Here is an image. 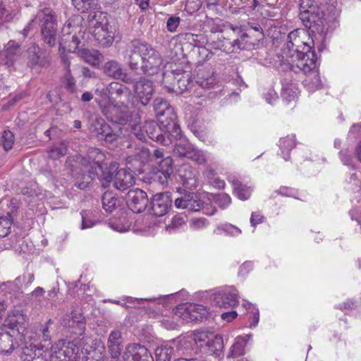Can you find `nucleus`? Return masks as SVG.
<instances>
[{"label": "nucleus", "instance_id": "obj_1", "mask_svg": "<svg viewBox=\"0 0 361 361\" xmlns=\"http://www.w3.org/2000/svg\"><path fill=\"white\" fill-rule=\"evenodd\" d=\"M123 54L130 70L134 72L140 68L145 74L154 75L162 64V58L159 51L150 44L140 39L130 41Z\"/></svg>", "mask_w": 361, "mask_h": 361}, {"label": "nucleus", "instance_id": "obj_2", "mask_svg": "<svg viewBox=\"0 0 361 361\" xmlns=\"http://www.w3.org/2000/svg\"><path fill=\"white\" fill-rule=\"evenodd\" d=\"M104 159V154L97 148H91L85 156L78 157L81 169L75 185L80 189L86 188L98 176L97 169H102Z\"/></svg>", "mask_w": 361, "mask_h": 361}, {"label": "nucleus", "instance_id": "obj_3", "mask_svg": "<svg viewBox=\"0 0 361 361\" xmlns=\"http://www.w3.org/2000/svg\"><path fill=\"white\" fill-rule=\"evenodd\" d=\"M39 24L42 41L49 47L56 45L57 41V20L55 13L49 8L37 12L28 25L23 29V35L26 37L33 25Z\"/></svg>", "mask_w": 361, "mask_h": 361}, {"label": "nucleus", "instance_id": "obj_4", "mask_svg": "<svg viewBox=\"0 0 361 361\" xmlns=\"http://www.w3.org/2000/svg\"><path fill=\"white\" fill-rule=\"evenodd\" d=\"M82 17L79 15H73L68 19L61 29L62 35L59 41L61 47L68 43L69 49H73V52L76 51L85 34V30L82 25Z\"/></svg>", "mask_w": 361, "mask_h": 361}, {"label": "nucleus", "instance_id": "obj_5", "mask_svg": "<svg viewBox=\"0 0 361 361\" xmlns=\"http://www.w3.org/2000/svg\"><path fill=\"white\" fill-rule=\"evenodd\" d=\"M92 33L95 40L103 47H109L114 40V32L101 12L94 13L90 20Z\"/></svg>", "mask_w": 361, "mask_h": 361}, {"label": "nucleus", "instance_id": "obj_6", "mask_svg": "<svg viewBox=\"0 0 361 361\" xmlns=\"http://www.w3.org/2000/svg\"><path fill=\"white\" fill-rule=\"evenodd\" d=\"M98 105L104 116L112 123L125 125L130 118L128 104L114 103L111 100L99 101Z\"/></svg>", "mask_w": 361, "mask_h": 361}, {"label": "nucleus", "instance_id": "obj_7", "mask_svg": "<svg viewBox=\"0 0 361 361\" xmlns=\"http://www.w3.org/2000/svg\"><path fill=\"white\" fill-rule=\"evenodd\" d=\"M307 20L305 26L309 29V35H312V43L313 46L317 45L319 51H322L324 49V20L322 17L314 15V13H305L302 15V20Z\"/></svg>", "mask_w": 361, "mask_h": 361}, {"label": "nucleus", "instance_id": "obj_8", "mask_svg": "<svg viewBox=\"0 0 361 361\" xmlns=\"http://www.w3.org/2000/svg\"><path fill=\"white\" fill-rule=\"evenodd\" d=\"M99 180L103 188H107L112 182L114 188L119 190H127L135 184L133 175L124 169H118L114 176L102 171Z\"/></svg>", "mask_w": 361, "mask_h": 361}, {"label": "nucleus", "instance_id": "obj_9", "mask_svg": "<svg viewBox=\"0 0 361 361\" xmlns=\"http://www.w3.org/2000/svg\"><path fill=\"white\" fill-rule=\"evenodd\" d=\"M196 332L188 338L173 341L176 361H185L184 358L195 357L200 350V342L196 341Z\"/></svg>", "mask_w": 361, "mask_h": 361}, {"label": "nucleus", "instance_id": "obj_10", "mask_svg": "<svg viewBox=\"0 0 361 361\" xmlns=\"http://www.w3.org/2000/svg\"><path fill=\"white\" fill-rule=\"evenodd\" d=\"M289 58L290 68L295 72L300 71L307 74L316 69L317 56L312 49L308 52L301 51V53L294 54Z\"/></svg>", "mask_w": 361, "mask_h": 361}, {"label": "nucleus", "instance_id": "obj_11", "mask_svg": "<svg viewBox=\"0 0 361 361\" xmlns=\"http://www.w3.org/2000/svg\"><path fill=\"white\" fill-rule=\"evenodd\" d=\"M195 339L200 342V350L204 349L206 353H210L216 357L222 355L224 341L221 336H214L203 331H197Z\"/></svg>", "mask_w": 361, "mask_h": 361}, {"label": "nucleus", "instance_id": "obj_12", "mask_svg": "<svg viewBox=\"0 0 361 361\" xmlns=\"http://www.w3.org/2000/svg\"><path fill=\"white\" fill-rule=\"evenodd\" d=\"M24 57L25 58L27 66L32 69L47 68L51 63V57L49 52L42 49L35 43L30 44Z\"/></svg>", "mask_w": 361, "mask_h": 361}, {"label": "nucleus", "instance_id": "obj_13", "mask_svg": "<svg viewBox=\"0 0 361 361\" xmlns=\"http://www.w3.org/2000/svg\"><path fill=\"white\" fill-rule=\"evenodd\" d=\"M305 33L302 30H294L290 32L287 37L286 47L283 49V54L286 57H291L294 54L302 51H309L312 49L310 43L304 41Z\"/></svg>", "mask_w": 361, "mask_h": 361}, {"label": "nucleus", "instance_id": "obj_14", "mask_svg": "<svg viewBox=\"0 0 361 361\" xmlns=\"http://www.w3.org/2000/svg\"><path fill=\"white\" fill-rule=\"evenodd\" d=\"M61 325L67 328L71 333L82 336L86 329V321L85 317L75 311L70 314L64 315L61 319Z\"/></svg>", "mask_w": 361, "mask_h": 361}, {"label": "nucleus", "instance_id": "obj_15", "mask_svg": "<svg viewBox=\"0 0 361 361\" xmlns=\"http://www.w3.org/2000/svg\"><path fill=\"white\" fill-rule=\"evenodd\" d=\"M126 202L129 209L134 213H141L145 211L148 204L147 193L141 189L135 188L128 191Z\"/></svg>", "mask_w": 361, "mask_h": 361}, {"label": "nucleus", "instance_id": "obj_16", "mask_svg": "<svg viewBox=\"0 0 361 361\" xmlns=\"http://www.w3.org/2000/svg\"><path fill=\"white\" fill-rule=\"evenodd\" d=\"M172 200L169 192L154 195L151 200V212L156 216H163L171 207Z\"/></svg>", "mask_w": 361, "mask_h": 361}, {"label": "nucleus", "instance_id": "obj_17", "mask_svg": "<svg viewBox=\"0 0 361 361\" xmlns=\"http://www.w3.org/2000/svg\"><path fill=\"white\" fill-rule=\"evenodd\" d=\"M103 71L106 75L116 80H121L126 84L134 82L133 78L123 69L121 64L117 61H106L103 66Z\"/></svg>", "mask_w": 361, "mask_h": 361}, {"label": "nucleus", "instance_id": "obj_18", "mask_svg": "<svg viewBox=\"0 0 361 361\" xmlns=\"http://www.w3.org/2000/svg\"><path fill=\"white\" fill-rule=\"evenodd\" d=\"M158 165L157 171L154 173L152 179L161 185H166L173 172V159L167 156L158 161Z\"/></svg>", "mask_w": 361, "mask_h": 361}, {"label": "nucleus", "instance_id": "obj_19", "mask_svg": "<svg viewBox=\"0 0 361 361\" xmlns=\"http://www.w3.org/2000/svg\"><path fill=\"white\" fill-rule=\"evenodd\" d=\"M109 90L111 101L114 103L128 104L133 99L130 90L119 82H111L109 85Z\"/></svg>", "mask_w": 361, "mask_h": 361}, {"label": "nucleus", "instance_id": "obj_20", "mask_svg": "<svg viewBox=\"0 0 361 361\" xmlns=\"http://www.w3.org/2000/svg\"><path fill=\"white\" fill-rule=\"evenodd\" d=\"M133 89L135 95L143 106H146L154 93L153 83L150 80L141 78L134 83Z\"/></svg>", "mask_w": 361, "mask_h": 361}, {"label": "nucleus", "instance_id": "obj_21", "mask_svg": "<svg viewBox=\"0 0 361 361\" xmlns=\"http://www.w3.org/2000/svg\"><path fill=\"white\" fill-rule=\"evenodd\" d=\"M213 302L219 307L228 308L238 303V291L233 287H229L214 295Z\"/></svg>", "mask_w": 361, "mask_h": 361}, {"label": "nucleus", "instance_id": "obj_22", "mask_svg": "<svg viewBox=\"0 0 361 361\" xmlns=\"http://www.w3.org/2000/svg\"><path fill=\"white\" fill-rule=\"evenodd\" d=\"M144 130L146 133L147 138L149 137L164 146H168L171 144V138L169 136H165V134H164V129H162V127L159 126L155 121H146L144 123Z\"/></svg>", "mask_w": 361, "mask_h": 361}, {"label": "nucleus", "instance_id": "obj_23", "mask_svg": "<svg viewBox=\"0 0 361 361\" xmlns=\"http://www.w3.org/2000/svg\"><path fill=\"white\" fill-rule=\"evenodd\" d=\"M20 52V45L13 40L9 41L0 52V63L11 67L18 59Z\"/></svg>", "mask_w": 361, "mask_h": 361}, {"label": "nucleus", "instance_id": "obj_24", "mask_svg": "<svg viewBox=\"0 0 361 361\" xmlns=\"http://www.w3.org/2000/svg\"><path fill=\"white\" fill-rule=\"evenodd\" d=\"M14 340H18L16 331H11L7 326H0V353H11L15 348Z\"/></svg>", "mask_w": 361, "mask_h": 361}, {"label": "nucleus", "instance_id": "obj_25", "mask_svg": "<svg viewBox=\"0 0 361 361\" xmlns=\"http://www.w3.org/2000/svg\"><path fill=\"white\" fill-rule=\"evenodd\" d=\"M178 175L183 185L190 190L197 187V171L188 164H183L178 170Z\"/></svg>", "mask_w": 361, "mask_h": 361}, {"label": "nucleus", "instance_id": "obj_26", "mask_svg": "<svg viewBox=\"0 0 361 361\" xmlns=\"http://www.w3.org/2000/svg\"><path fill=\"white\" fill-rule=\"evenodd\" d=\"M154 109L156 116L161 123V119H173L176 118L173 109L169 103L162 97H157L154 101Z\"/></svg>", "mask_w": 361, "mask_h": 361}, {"label": "nucleus", "instance_id": "obj_27", "mask_svg": "<svg viewBox=\"0 0 361 361\" xmlns=\"http://www.w3.org/2000/svg\"><path fill=\"white\" fill-rule=\"evenodd\" d=\"M172 79L176 81V84L180 91L183 92L188 89V86L190 84L188 75L186 77H184L183 75L180 76L179 74L176 75L173 72L164 73L162 82L164 86L169 90L177 92V90H175V82H171V80Z\"/></svg>", "mask_w": 361, "mask_h": 361}, {"label": "nucleus", "instance_id": "obj_28", "mask_svg": "<svg viewBox=\"0 0 361 361\" xmlns=\"http://www.w3.org/2000/svg\"><path fill=\"white\" fill-rule=\"evenodd\" d=\"M27 323L26 317L19 311L9 314L3 326H7L11 331H16L18 336L25 331Z\"/></svg>", "mask_w": 361, "mask_h": 361}, {"label": "nucleus", "instance_id": "obj_29", "mask_svg": "<svg viewBox=\"0 0 361 361\" xmlns=\"http://www.w3.org/2000/svg\"><path fill=\"white\" fill-rule=\"evenodd\" d=\"M176 118L173 119H161V124L164 128V134L171 138V143L174 141H179L180 139L185 138L182 135V132L179 125L176 122Z\"/></svg>", "mask_w": 361, "mask_h": 361}, {"label": "nucleus", "instance_id": "obj_30", "mask_svg": "<svg viewBox=\"0 0 361 361\" xmlns=\"http://www.w3.org/2000/svg\"><path fill=\"white\" fill-rule=\"evenodd\" d=\"M157 361H171L173 358L176 361V356L173 341L161 345L155 350Z\"/></svg>", "mask_w": 361, "mask_h": 361}, {"label": "nucleus", "instance_id": "obj_31", "mask_svg": "<svg viewBox=\"0 0 361 361\" xmlns=\"http://www.w3.org/2000/svg\"><path fill=\"white\" fill-rule=\"evenodd\" d=\"M133 361H154L151 353L144 345L133 343L129 347Z\"/></svg>", "mask_w": 361, "mask_h": 361}, {"label": "nucleus", "instance_id": "obj_32", "mask_svg": "<svg viewBox=\"0 0 361 361\" xmlns=\"http://www.w3.org/2000/svg\"><path fill=\"white\" fill-rule=\"evenodd\" d=\"M121 338V334L118 330L112 331L109 336L108 346L113 358H117L121 355L122 350Z\"/></svg>", "mask_w": 361, "mask_h": 361}, {"label": "nucleus", "instance_id": "obj_33", "mask_svg": "<svg viewBox=\"0 0 361 361\" xmlns=\"http://www.w3.org/2000/svg\"><path fill=\"white\" fill-rule=\"evenodd\" d=\"M78 56L86 63L92 66H97L100 63L102 54L97 50L87 49H76Z\"/></svg>", "mask_w": 361, "mask_h": 361}, {"label": "nucleus", "instance_id": "obj_34", "mask_svg": "<svg viewBox=\"0 0 361 361\" xmlns=\"http://www.w3.org/2000/svg\"><path fill=\"white\" fill-rule=\"evenodd\" d=\"M192 148V145L185 137L176 142L173 154L179 157L188 158Z\"/></svg>", "mask_w": 361, "mask_h": 361}, {"label": "nucleus", "instance_id": "obj_35", "mask_svg": "<svg viewBox=\"0 0 361 361\" xmlns=\"http://www.w3.org/2000/svg\"><path fill=\"white\" fill-rule=\"evenodd\" d=\"M249 337L238 336L235 338L234 343L231 347L228 357H237L244 354V348L248 341Z\"/></svg>", "mask_w": 361, "mask_h": 361}, {"label": "nucleus", "instance_id": "obj_36", "mask_svg": "<svg viewBox=\"0 0 361 361\" xmlns=\"http://www.w3.org/2000/svg\"><path fill=\"white\" fill-rule=\"evenodd\" d=\"M78 341L77 340L73 342L60 343V348L64 354L66 361H73L75 355L79 352V348L77 346Z\"/></svg>", "mask_w": 361, "mask_h": 361}, {"label": "nucleus", "instance_id": "obj_37", "mask_svg": "<svg viewBox=\"0 0 361 361\" xmlns=\"http://www.w3.org/2000/svg\"><path fill=\"white\" fill-rule=\"evenodd\" d=\"M71 1L73 6L81 13L99 8L97 0H71Z\"/></svg>", "mask_w": 361, "mask_h": 361}, {"label": "nucleus", "instance_id": "obj_38", "mask_svg": "<svg viewBox=\"0 0 361 361\" xmlns=\"http://www.w3.org/2000/svg\"><path fill=\"white\" fill-rule=\"evenodd\" d=\"M247 37V35L244 33L242 35L240 39H238L233 40L232 42L226 41L224 42L222 44H218L217 47H215L216 49H219L226 52H233L235 51V48L237 47L239 49H243L245 48V45L243 44L242 41Z\"/></svg>", "mask_w": 361, "mask_h": 361}, {"label": "nucleus", "instance_id": "obj_39", "mask_svg": "<svg viewBox=\"0 0 361 361\" xmlns=\"http://www.w3.org/2000/svg\"><path fill=\"white\" fill-rule=\"evenodd\" d=\"M309 73L310 75L304 80L305 85L311 92L320 89L322 82L317 71L315 69Z\"/></svg>", "mask_w": 361, "mask_h": 361}, {"label": "nucleus", "instance_id": "obj_40", "mask_svg": "<svg viewBox=\"0 0 361 361\" xmlns=\"http://www.w3.org/2000/svg\"><path fill=\"white\" fill-rule=\"evenodd\" d=\"M102 207L108 212H112L117 206L118 199L111 192H105L102 198Z\"/></svg>", "mask_w": 361, "mask_h": 361}, {"label": "nucleus", "instance_id": "obj_41", "mask_svg": "<svg viewBox=\"0 0 361 361\" xmlns=\"http://www.w3.org/2000/svg\"><path fill=\"white\" fill-rule=\"evenodd\" d=\"M232 185L233 187V191L238 197L242 200H247L251 195V189L243 185L239 180H232Z\"/></svg>", "mask_w": 361, "mask_h": 361}, {"label": "nucleus", "instance_id": "obj_42", "mask_svg": "<svg viewBox=\"0 0 361 361\" xmlns=\"http://www.w3.org/2000/svg\"><path fill=\"white\" fill-rule=\"evenodd\" d=\"M195 306L192 303H183L178 305L174 310V316L182 319L183 321H190V311L194 310Z\"/></svg>", "mask_w": 361, "mask_h": 361}, {"label": "nucleus", "instance_id": "obj_43", "mask_svg": "<svg viewBox=\"0 0 361 361\" xmlns=\"http://www.w3.org/2000/svg\"><path fill=\"white\" fill-rule=\"evenodd\" d=\"M190 200L189 211L198 212L202 209L207 215H212L216 211L215 208H213L210 212L205 211L207 208H205L204 203L200 200H197V196L193 192H191Z\"/></svg>", "mask_w": 361, "mask_h": 361}, {"label": "nucleus", "instance_id": "obj_44", "mask_svg": "<svg viewBox=\"0 0 361 361\" xmlns=\"http://www.w3.org/2000/svg\"><path fill=\"white\" fill-rule=\"evenodd\" d=\"M279 147L283 154L286 153L288 157H284V159L287 161L289 159V152L295 147V139L294 135H288L281 138L279 141Z\"/></svg>", "mask_w": 361, "mask_h": 361}, {"label": "nucleus", "instance_id": "obj_45", "mask_svg": "<svg viewBox=\"0 0 361 361\" xmlns=\"http://www.w3.org/2000/svg\"><path fill=\"white\" fill-rule=\"evenodd\" d=\"M66 68L65 80H66V88L71 92H74L76 90L75 81L74 78L71 73L70 69V61L66 58H63Z\"/></svg>", "mask_w": 361, "mask_h": 361}, {"label": "nucleus", "instance_id": "obj_46", "mask_svg": "<svg viewBox=\"0 0 361 361\" xmlns=\"http://www.w3.org/2000/svg\"><path fill=\"white\" fill-rule=\"evenodd\" d=\"M195 307L194 310L190 311V321H202L207 318L209 314L208 310L201 305L192 304Z\"/></svg>", "mask_w": 361, "mask_h": 361}, {"label": "nucleus", "instance_id": "obj_47", "mask_svg": "<svg viewBox=\"0 0 361 361\" xmlns=\"http://www.w3.org/2000/svg\"><path fill=\"white\" fill-rule=\"evenodd\" d=\"M39 338V334L32 329H25V331H22L18 336L23 343L30 344Z\"/></svg>", "mask_w": 361, "mask_h": 361}, {"label": "nucleus", "instance_id": "obj_48", "mask_svg": "<svg viewBox=\"0 0 361 361\" xmlns=\"http://www.w3.org/2000/svg\"><path fill=\"white\" fill-rule=\"evenodd\" d=\"M12 223L13 219L10 213L0 216V238H4L10 233Z\"/></svg>", "mask_w": 361, "mask_h": 361}, {"label": "nucleus", "instance_id": "obj_49", "mask_svg": "<svg viewBox=\"0 0 361 361\" xmlns=\"http://www.w3.org/2000/svg\"><path fill=\"white\" fill-rule=\"evenodd\" d=\"M23 344L25 346L23 347L21 357L24 361H29V360H32L34 356H35L38 348L37 347V345H35L33 343H30V344Z\"/></svg>", "mask_w": 361, "mask_h": 361}, {"label": "nucleus", "instance_id": "obj_50", "mask_svg": "<svg viewBox=\"0 0 361 361\" xmlns=\"http://www.w3.org/2000/svg\"><path fill=\"white\" fill-rule=\"evenodd\" d=\"M49 352L51 356V361H66L64 354L60 348V343L52 345L51 348L49 349Z\"/></svg>", "mask_w": 361, "mask_h": 361}, {"label": "nucleus", "instance_id": "obj_51", "mask_svg": "<svg viewBox=\"0 0 361 361\" xmlns=\"http://www.w3.org/2000/svg\"><path fill=\"white\" fill-rule=\"evenodd\" d=\"M2 145L6 151L10 150L14 144V135L9 130H4L2 135Z\"/></svg>", "mask_w": 361, "mask_h": 361}, {"label": "nucleus", "instance_id": "obj_52", "mask_svg": "<svg viewBox=\"0 0 361 361\" xmlns=\"http://www.w3.org/2000/svg\"><path fill=\"white\" fill-rule=\"evenodd\" d=\"M188 158L199 164H204L207 161V157L204 153L202 150L194 147L190 151V156H188Z\"/></svg>", "mask_w": 361, "mask_h": 361}, {"label": "nucleus", "instance_id": "obj_53", "mask_svg": "<svg viewBox=\"0 0 361 361\" xmlns=\"http://www.w3.org/2000/svg\"><path fill=\"white\" fill-rule=\"evenodd\" d=\"M118 137V133L115 132L108 124L104 125V137H100L99 140H104L105 142L108 143H112L113 142L117 140Z\"/></svg>", "mask_w": 361, "mask_h": 361}, {"label": "nucleus", "instance_id": "obj_54", "mask_svg": "<svg viewBox=\"0 0 361 361\" xmlns=\"http://www.w3.org/2000/svg\"><path fill=\"white\" fill-rule=\"evenodd\" d=\"M67 153V147L61 144L59 146L54 147L49 152V157L53 159H59Z\"/></svg>", "mask_w": 361, "mask_h": 361}, {"label": "nucleus", "instance_id": "obj_55", "mask_svg": "<svg viewBox=\"0 0 361 361\" xmlns=\"http://www.w3.org/2000/svg\"><path fill=\"white\" fill-rule=\"evenodd\" d=\"M215 82V79L213 76L204 77V74H198L197 83L202 88H210Z\"/></svg>", "mask_w": 361, "mask_h": 361}, {"label": "nucleus", "instance_id": "obj_56", "mask_svg": "<svg viewBox=\"0 0 361 361\" xmlns=\"http://www.w3.org/2000/svg\"><path fill=\"white\" fill-rule=\"evenodd\" d=\"M243 306L247 310H251V312H252L253 316L252 317L250 326V327L255 326L258 324L259 319V314L258 309H257L255 305L250 302L243 303Z\"/></svg>", "mask_w": 361, "mask_h": 361}, {"label": "nucleus", "instance_id": "obj_57", "mask_svg": "<svg viewBox=\"0 0 361 361\" xmlns=\"http://www.w3.org/2000/svg\"><path fill=\"white\" fill-rule=\"evenodd\" d=\"M131 133L135 135L138 140L146 142L147 141V135L144 130V124L141 125H135L131 128Z\"/></svg>", "mask_w": 361, "mask_h": 361}, {"label": "nucleus", "instance_id": "obj_58", "mask_svg": "<svg viewBox=\"0 0 361 361\" xmlns=\"http://www.w3.org/2000/svg\"><path fill=\"white\" fill-rule=\"evenodd\" d=\"M50 357L48 348L45 350H43V348H37L35 356H34L32 360H29V361H51Z\"/></svg>", "mask_w": 361, "mask_h": 361}, {"label": "nucleus", "instance_id": "obj_59", "mask_svg": "<svg viewBox=\"0 0 361 361\" xmlns=\"http://www.w3.org/2000/svg\"><path fill=\"white\" fill-rule=\"evenodd\" d=\"M190 194L188 192L181 197H178L175 200V206L178 209H189V205L190 202Z\"/></svg>", "mask_w": 361, "mask_h": 361}, {"label": "nucleus", "instance_id": "obj_60", "mask_svg": "<svg viewBox=\"0 0 361 361\" xmlns=\"http://www.w3.org/2000/svg\"><path fill=\"white\" fill-rule=\"evenodd\" d=\"M215 202L221 208H226L231 202V198L226 193L219 194L215 197Z\"/></svg>", "mask_w": 361, "mask_h": 361}, {"label": "nucleus", "instance_id": "obj_61", "mask_svg": "<svg viewBox=\"0 0 361 361\" xmlns=\"http://www.w3.org/2000/svg\"><path fill=\"white\" fill-rule=\"evenodd\" d=\"M187 216L183 214L175 215L172 220L171 224L167 226V228H176L183 225L186 221Z\"/></svg>", "mask_w": 361, "mask_h": 361}, {"label": "nucleus", "instance_id": "obj_62", "mask_svg": "<svg viewBox=\"0 0 361 361\" xmlns=\"http://www.w3.org/2000/svg\"><path fill=\"white\" fill-rule=\"evenodd\" d=\"M12 18L10 11L6 8L4 1H0V23L11 20Z\"/></svg>", "mask_w": 361, "mask_h": 361}, {"label": "nucleus", "instance_id": "obj_63", "mask_svg": "<svg viewBox=\"0 0 361 361\" xmlns=\"http://www.w3.org/2000/svg\"><path fill=\"white\" fill-rule=\"evenodd\" d=\"M180 22V18L178 16H171L166 22L167 30L171 32L176 31Z\"/></svg>", "mask_w": 361, "mask_h": 361}, {"label": "nucleus", "instance_id": "obj_64", "mask_svg": "<svg viewBox=\"0 0 361 361\" xmlns=\"http://www.w3.org/2000/svg\"><path fill=\"white\" fill-rule=\"evenodd\" d=\"M151 157L150 152L147 148H142L139 149L137 154L135 155V159L140 161L142 163H145Z\"/></svg>", "mask_w": 361, "mask_h": 361}]
</instances>
